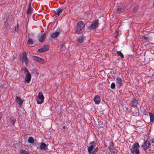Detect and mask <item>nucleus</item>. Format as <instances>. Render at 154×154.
<instances>
[{"instance_id":"1","label":"nucleus","mask_w":154,"mask_h":154,"mask_svg":"<svg viewBox=\"0 0 154 154\" xmlns=\"http://www.w3.org/2000/svg\"><path fill=\"white\" fill-rule=\"evenodd\" d=\"M90 146H87L89 154H95L98 151V145L95 141L90 142Z\"/></svg>"},{"instance_id":"2","label":"nucleus","mask_w":154,"mask_h":154,"mask_svg":"<svg viewBox=\"0 0 154 154\" xmlns=\"http://www.w3.org/2000/svg\"><path fill=\"white\" fill-rule=\"evenodd\" d=\"M85 25L83 21L78 22L76 25L75 29V32L78 34H82L84 32Z\"/></svg>"},{"instance_id":"3","label":"nucleus","mask_w":154,"mask_h":154,"mask_svg":"<svg viewBox=\"0 0 154 154\" xmlns=\"http://www.w3.org/2000/svg\"><path fill=\"white\" fill-rule=\"evenodd\" d=\"M139 148V144L137 143H135L133 147L131 149V152L135 154H139V152L138 149Z\"/></svg>"},{"instance_id":"4","label":"nucleus","mask_w":154,"mask_h":154,"mask_svg":"<svg viewBox=\"0 0 154 154\" xmlns=\"http://www.w3.org/2000/svg\"><path fill=\"white\" fill-rule=\"evenodd\" d=\"M44 99L43 95L42 93H39L38 96L35 97V100L37 103L41 104L43 102Z\"/></svg>"},{"instance_id":"5","label":"nucleus","mask_w":154,"mask_h":154,"mask_svg":"<svg viewBox=\"0 0 154 154\" xmlns=\"http://www.w3.org/2000/svg\"><path fill=\"white\" fill-rule=\"evenodd\" d=\"M98 26V20H95L94 23H92L91 26H89L88 29L89 30H91L94 29H96Z\"/></svg>"},{"instance_id":"6","label":"nucleus","mask_w":154,"mask_h":154,"mask_svg":"<svg viewBox=\"0 0 154 154\" xmlns=\"http://www.w3.org/2000/svg\"><path fill=\"white\" fill-rule=\"evenodd\" d=\"M38 148L39 150L43 151H45L48 150L47 146L44 142H42L40 144L39 146L38 147Z\"/></svg>"},{"instance_id":"7","label":"nucleus","mask_w":154,"mask_h":154,"mask_svg":"<svg viewBox=\"0 0 154 154\" xmlns=\"http://www.w3.org/2000/svg\"><path fill=\"white\" fill-rule=\"evenodd\" d=\"M150 143L149 142L148 140H145L144 142L143 145L141 146V147L144 150H146L150 146Z\"/></svg>"},{"instance_id":"8","label":"nucleus","mask_w":154,"mask_h":154,"mask_svg":"<svg viewBox=\"0 0 154 154\" xmlns=\"http://www.w3.org/2000/svg\"><path fill=\"white\" fill-rule=\"evenodd\" d=\"M125 5H121V6L118 7L116 10L118 12V13H120L124 11L125 10Z\"/></svg>"},{"instance_id":"9","label":"nucleus","mask_w":154,"mask_h":154,"mask_svg":"<svg viewBox=\"0 0 154 154\" xmlns=\"http://www.w3.org/2000/svg\"><path fill=\"white\" fill-rule=\"evenodd\" d=\"M49 47L47 45H45L43 48L38 49V51L39 52L43 53L48 50Z\"/></svg>"},{"instance_id":"10","label":"nucleus","mask_w":154,"mask_h":154,"mask_svg":"<svg viewBox=\"0 0 154 154\" xmlns=\"http://www.w3.org/2000/svg\"><path fill=\"white\" fill-rule=\"evenodd\" d=\"M46 34L45 33L42 34L41 35H39L38 36V40L41 42H42L44 41V38L46 37Z\"/></svg>"},{"instance_id":"11","label":"nucleus","mask_w":154,"mask_h":154,"mask_svg":"<svg viewBox=\"0 0 154 154\" xmlns=\"http://www.w3.org/2000/svg\"><path fill=\"white\" fill-rule=\"evenodd\" d=\"M138 104V101L135 98H134L131 102L129 104L130 107L136 106Z\"/></svg>"},{"instance_id":"12","label":"nucleus","mask_w":154,"mask_h":154,"mask_svg":"<svg viewBox=\"0 0 154 154\" xmlns=\"http://www.w3.org/2000/svg\"><path fill=\"white\" fill-rule=\"evenodd\" d=\"M94 100L96 104H99L100 102V96L98 95L95 96Z\"/></svg>"},{"instance_id":"13","label":"nucleus","mask_w":154,"mask_h":154,"mask_svg":"<svg viewBox=\"0 0 154 154\" xmlns=\"http://www.w3.org/2000/svg\"><path fill=\"white\" fill-rule=\"evenodd\" d=\"M31 78V76L30 73L27 74L25 76V80L27 83H29L30 82Z\"/></svg>"},{"instance_id":"14","label":"nucleus","mask_w":154,"mask_h":154,"mask_svg":"<svg viewBox=\"0 0 154 154\" xmlns=\"http://www.w3.org/2000/svg\"><path fill=\"white\" fill-rule=\"evenodd\" d=\"M15 100L19 104L20 106H21L22 105L23 103V101L18 96L16 97Z\"/></svg>"},{"instance_id":"15","label":"nucleus","mask_w":154,"mask_h":154,"mask_svg":"<svg viewBox=\"0 0 154 154\" xmlns=\"http://www.w3.org/2000/svg\"><path fill=\"white\" fill-rule=\"evenodd\" d=\"M116 81L117 84L118 85L119 87L121 86L122 83V80L121 78L117 77L116 78Z\"/></svg>"},{"instance_id":"16","label":"nucleus","mask_w":154,"mask_h":154,"mask_svg":"<svg viewBox=\"0 0 154 154\" xmlns=\"http://www.w3.org/2000/svg\"><path fill=\"white\" fill-rule=\"evenodd\" d=\"M35 60L40 63H44L46 61L43 58H35Z\"/></svg>"},{"instance_id":"17","label":"nucleus","mask_w":154,"mask_h":154,"mask_svg":"<svg viewBox=\"0 0 154 154\" xmlns=\"http://www.w3.org/2000/svg\"><path fill=\"white\" fill-rule=\"evenodd\" d=\"M84 41V38L83 35L79 36L77 39V41L79 43H82Z\"/></svg>"},{"instance_id":"18","label":"nucleus","mask_w":154,"mask_h":154,"mask_svg":"<svg viewBox=\"0 0 154 154\" xmlns=\"http://www.w3.org/2000/svg\"><path fill=\"white\" fill-rule=\"evenodd\" d=\"M31 3H29L28 9L27 11V13L28 14H30L32 13V9L31 6Z\"/></svg>"},{"instance_id":"19","label":"nucleus","mask_w":154,"mask_h":154,"mask_svg":"<svg viewBox=\"0 0 154 154\" xmlns=\"http://www.w3.org/2000/svg\"><path fill=\"white\" fill-rule=\"evenodd\" d=\"M60 34L59 32H56L54 33H53L51 35V36L52 38H55L57 37Z\"/></svg>"},{"instance_id":"20","label":"nucleus","mask_w":154,"mask_h":154,"mask_svg":"<svg viewBox=\"0 0 154 154\" xmlns=\"http://www.w3.org/2000/svg\"><path fill=\"white\" fill-rule=\"evenodd\" d=\"M21 71L24 74H25L26 73L27 74L29 73L30 72L28 70L26 67H24L21 69Z\"/></svg>"},{"instance_id":"21","label":"nucleus","mask_w":154,"mask_h":154,"mask_svg":"<svg viewBox=\"0 0 154 154\" xmlns=\"http://www.w3.org/2000/svg\"><path fill=\"white\" fill-rule=\"evenodd\" d=\"M62 9L60 8H59L56 10V14L59 16L62 12Z\"/></svg>"},{"instance_id":"22","label":"nucleus","mask_w":154,"mask_h":154,"mask_svg":"<svg viewBox=\"0 0 154 154\" xmlns=\"http://www.w3.org/2000/svg\"><path fill=\"white\" fill-rule=\"evenodd\" d=\"M108 148L109 150L115 148L113 142H111L109 143Z\"/></svg>"},{"instance_id":"23","label":"nucleus","mask_w":154,"mask_h":154,"mask_svg":"<svg viewBox=\"0 0 154 154\" xmlns=\"http://www.w3.org/2000/svg\"><path fill=\"white\" fill-rule=\"evenodd\" d=\"M28 141L29 143L32 144L34 142L35 140L32 137H30L29 138Z\"/></svg>"},{"instance_id":"24","label":"nucleus","mask_w":154,"mask_h":154,"mask_svg":"<svg viewBox=\"0 0 154 154\" xmlns=\"http://www.w3.org/2000/svg\"><path fill=\"white\" fill-rule=\"evenodd\" d=\"M151 122H153L154 120V116L153 114L151 112L149 113Z\"/></svg>"},{"instance_id":"25","label":"nucleus","mask_w":154,"mask_h":154,"mask_svg":"<svg viewBox=\"0 0 154 154\" xmlns=\"http://www.w3.org/2000/svg\"><path fill=\"white\" fill-rule=\"evenodd\" d=\"M10 120L11 123L13 125L14 124L15 122L16 121V119H15L14 117L12 116L11 117Z\"/></svg>"},{"instance_id":"26","label":"nucleus","mask_w":154,"mask_h":154,"mask_svg":"<svg viewBox=\"0 0 154 154\" xmlns=\"http://www.w3.org/2000/svg\"><path fill=\"white\" fill-rule=\"evenodd\" d=\"M21 60L23 62H25L26 65L27 64L29 61L28 58H21Z\"/></svg>"},{"instance_id":"27","label":"nucleus","mask_w":154,"mask_h":154,"mask_svg":"<svg viewBox=\"0 0 154 154\" xmlns=\"http://www.w3.org/2000/svg\"><path fill=\"white\" fill-rule=\"evenodd\" d=\"M110 152H111V154H117V151L116 149H111L109 150Z\"/></svg>"},{"instance_id":"28","label":"nucleus","mask_w":154,"mask_h":154,"mask_svg":"<svg viewBox=\"0 0 154 154\" xmlns=\"http://www.w3.org/2000/svg\"><path fill=\"white\" fill-rule=\"evenodd\" d=\"M27 54L26 53L24 52L22 53L20 56V58H26Z\"/></svg>"},{"instance_id":"29","label":"nucleus","mask_w":154,"mask_h":154,"mask_svg":"<svg viewBox=\"0 0 154 154\" xmlns=\"http://www.w3.org/2000/svg\"><path fill=\"white\" fill-rule=\"evenodd\" d=\"M20 154H29V153L25 150H22L21 151Z\"/></svg>"},{"instance_id":"30","label":"nucleus","mask_w":154,"mask_h":154,"mask_svg":"<svg viewBox=\"0 0 154 154\" xmlns=\"http://www.w3.org/2000/svg\"><path fill=\"white\" fill-rule=\"evenodd\" d=\"M33 40L31 38H29L27 42V43L29 45H32L33 43Z\"/></svg>"},{"instance_id":"31","label":"nucleus","mask_w":154,"mask_h":154,"mask_svg":"<svg viewBox=\"0 0 154 154\" xmlns=\"http://www.w3.org/2000/svg\"><path fill=\"white\" fill-rule=\"evenodd\" d=\"M117 53L118 55L120 56L121 58H124V55L120 51H118Z\"/></svg>"},{"instance_id":"32","label":"nucleus","mask_w":154,"mask_h":154,"mask_svg":"<svg viewBox=\"0 0 154 154\" xmlns=\"http://www.w3.org/2000/svg\"><path fill=\"white\" fill-rule=\"evenodd\" d=\"M65 48V46L63 45H62L60 47V49L61 51L63 50Z\"/></svg>"},{"instance_id":"33","label":"nucleus","mask_w":154,"mask_h":154,"mask_svg":"<svg viewBox=\"0 0 154 154\" xmlns=\"http://www.w3.org/2000/svg\"><path fill=\"white\" fill-rule=\"evenodd\" d=\"M138 7L137 6L134 7L133 9V11L134 13L136 12L138 9Z\"/></svg>"},{"instance_id":"34","label":"nucleus","mask_w":154,"mask_h":154,"mask_svg":"<svg viewBox=\"0 0 154 154\" xmlns=\"http://www.w3.org/2000/svg\"><path fill=\"white\" fill-rule=\"evenodd\" d=\"M115 87V85L114 83H112L111 85V88L112 89H114Z\"/></svg>"},{"instance_id":"35","label":"nucleus","mask_w":154,"mask_h":154,"mask_svg":"<svg viewBox=\"0 0 154 154\" xmlns=\"http://www.w3.org/2000/svg\"><path fill=\"white\" fill-rule=\"evenodd\" d=\"M19 28V25H17V26L15 27V30L16 31L18 32V30Z\"/></svg>"},{"instance_id":"36","label":"nucleus","mask_w":154,"mask_h":154,"mask_svg":"<svg viewBox=\"0 0 154 154\" xmlns=\"http://www.w3.org/2000/svg\"><path fill=\"white\" fill-rule=\"evenodd\" d=\"M8 23L6 21L5 22L4 25H5V27H6L8 26Z\"/></svg>"},{"instance_id":"37","label":"nucleus","mask_w":154,"mask_h":154,"mask_svg":"<svg viewBox=\"0 0 154 154\" xmlns=\"http://www.w3.org/2000/svg\"><path fill=\"white\" fill-rule=\"evenodd\" d=\"M152 143H154V138L152 139Z\"/></svg>"},{"instance_id":"38","label":"nucleus","mask_w":154,"mask_h":154,"mask_svg":"<svg viewBox=\"0 0 154 154\" xmlns=\"http://www.w3.org/2000/svg\"><path fill=\"white\" fill-rule=\"evenodd\" d=\"M143 38H144L146 39V37H145V36H144V37H143Z\"/></svg>"},{"instance_id":"39","label":"nucleus","mask_w":154,"mask_h":154,"mask_svg":"<svg viewBox=\"0 0 154 154\" xmlns=\"http://www.w3.org/2000/svg\"><path fill=\"white\" fill-rule=\"evenodd\" d=\"M35 58H39V57H36V56H35Z\"/></svg>"},{"instance_id":"40","label":"nucleus","mask_w":154,"mask_h":154,"mask_svg":"<svg viewBox=\"0 0 154 154\" xmlns=\"http://www.w3.org/2000/svg\"><path fill=\"white\" fill-rule=\"evenodd\" d=\"M65 128V126H64V127H63V128Z\"/></svg>"}]
</instances>
